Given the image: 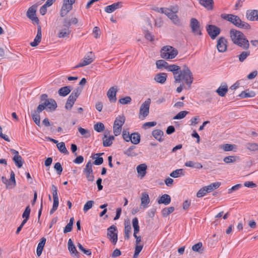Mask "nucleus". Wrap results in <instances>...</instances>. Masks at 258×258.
<instances>
[{
    "label": "nucleus",
    "instance_id": "obj_1",
    "mask_svg": "<svg viewBox=\"0 0 258 258\" xmlns=\"http://www.w3.org/2000/svg\"><path fill=\"white\" fill-rule=\"evenodd\" d=\"M163 68L173 73L174 79V83L184 82L187 86V89L191 88V85L194 81V77L192 72L186 65L183 66L182 69L176 64H169L164 60Z\"/></svg>",
    "mask_w": 258,
    "mask_h": 258
},
{
    "label": "nucleus",
    "instance_id": "obj_2",
    "mask_svg": "<svg viewBox=\"0 0 258 258\" xmlns=\"http://www.w3.org/2000/svg\"><path fill=\"white\" fill-rule=\"evenodd\" d=\"M230 36L234 44L245 50H247L249 47V41L241 31L231 29L230 31Z\"/></svg>",
    "mask_w": 258,
    "mask_h": 258
},
{
    "label": "nucleus",
    "instance_id": "obj_3",
    "mask_svg": "<svg viewBox=\"0 0 258 258\" xmlns=\"http://www.w3.org/2000/svg\"><path fill=\"white\" fill-rule=\"evenodd\" d=\"M40 101L42 102L39 104L36 110L33 112L39 114L44 109L48 110L50 111L55 110L57 107V103L53 99H48V95L46 94H42L40 97Z\"/></svg>",
    "mask_w": 258,
    "mask_h": 258
},
{
    "label": "nucleus",
    "instance_id": "obj_4",
    "mask_svg": "<svg viewBox=\"0 0 258 258\" xmlns=\"http://www.w3.org/2000/svg\"><path fill=\"white\" fill-rule=\"evenodd\" d=\"M221 17L230 22L239 28L250 29L251 28L250 25L248 23L242 21L238 16L233 14H222L221 15Z\"/></svg>",
    "mask_w": 258,
    "mask_h": 258
},
{
    "label": "nucleus",
    "instance_id": "obj_5",
    "mask_svg": "<svg viewBox=\"0 0 258 258\" xmlns=\"http://www.w3.org/2000/svg\"><path fill=\"white\" fill-rule=\"evenodd\" d=\"M160 52L161 57L166 59L174 58L178 54L177 50L169 45L164 46Z\"/></svg>",
    "mask_w": 258,
    "mask_h": 258
},
{
    "label": "nucleus",
    "instance_id": "obj_6",
    "mask_svg": "<svg viewBox=\"0 0 258 258\" xmlns=\"http://www.w3.org/2000/svg\"><path fill=\"white\" fill-rule=\"evenodd\" d=\"M81 91L82 88L79 87L73 91L71 95L68 97L65 105V108L67 109L71 110L72 109L75 102L81 94Z\"/></svg>",
    "mask_w": 258,
    "mask_h": 258
},
{
    "label": "nucleus",
    "instance_id": "obj_7",
    "mask_svg": "<svg viewBox=\"0 0 258 258\" xmlns=\"http://www.w3.org/2000/svg\"><path fill=\"white\" fill-rule=\"evenodd\" d=\"M76 0H63V4L60 11V16L61 17L66 16L73 9V5Z\"/></svg>",
    "mask_w": 258,
    "mask_h": 258
},
{
    "label": "nucleus",
    "instance_id": "obj_8",
    "mask_svg": "<svg viewBox=\"0 0 258 258\" xmlns=\"http://www.w3.org/2000/svg\"><path fill=\"white\" fill-rule=\"evenodd\" d=\"M150 104L151 99L148 98L141 105L139 111V118L142 120L144 119L149 115Z\"/></svg>",
    "mask_w": 258,
    "mask_h": 258
},
{
    "label": "nucleus",
    "instance_id": "obj_9",
    "mask_svg": "<svg viewBox=\"0 0 258 258\" xmlns=\"http://www.w3.org/2000/svg\"><path fill=\"white\" fill-rule=\"evenodd\" d=\"M94 58L95 57L92 51L88 52L84 57L83 61L74 67V69H77L90 64L93 61Z\"/></svg>",
    "mask_w": 258,
    "mask_h": 258
},
{
    "label": "nucleus",
    "instance_id": "obj_10",
    "mask_svg": "<svg viewBox=\"0 0 258 258\" xmlns=\"http://www.w3.org/2000/svg\"><path fill=\"white\" fill-rule=\"evenodd\" d=\"M117 229L116 227L112 225L107 229V236L109 240L113 244H116L117 239Z\"/></svg>",
    "mask_w": 258,
    "mask_h": 258
},
{
    "label": "nucleus",
    "instance_id": "obj_11",
    "mask_svg": "<svg viewBox=\"0 0 258 258\" xmlns=\"http://www.w3.org/2000/svg\"><path fill=\"white\" fill-rule=\"evenodd\" d=\"M190 27L191 32L195 35H201L202 29L199 21L196 18H191L190 20Z\"/></svg>",
    "mask_w": 258,
    "mask_h": 258
},
{
    "label": "nucleus",
    "instance_id": "obj_12",
    "mask_svg": "<svg viewBox=\"0 0 258 258\" xmlns=\"http://www.w3.org/2000/svg\"><path fill=\"white\" fill-rule=\"evenodd\" d=\"M208 34L213 40L215 39L221 33V29L214 25H208L206 27Z\"/></svg>",
    "mask_w": 258,
    "mask_h": 258
},
{
    "label": "nucleus",
    "instance_id": "obj_13",
    "mask_svg": "<svg viewBox=\"0 0 258 258\" xmlns=\"http://www.w3.org/2000/svg\"><path fill=\"white\" fill-rule=\"evenodd\" d=\"M83 172L86 173V177L89 181H93L94 176L92 174L93 169L92 165L91 160L89 161L86 165L85 168L84 169Z\"/></svg>",
    "mask_w": 258,
    "mask_h": 258
},
{
    "label": "nucleus",
    "instance_id": "obj_14",
    "mask_svg": "<svg viewBox=\"0 0 258 258\" xmlns=\"http://www.w3.org/2000/svg\"><path fill=\"white\" fill-rule=\"evenodd\" d=\"M217 48L219 52H224L227 49V41L225 37L221 36L217 40Z\"/></svg>",
    "mask_w": 258,
    "mask_h": 258
},
{
    "label": "nucleus",
    "instance_id": "obj_15",
    "mask_svg": "<svg viewBox=\"0 0 258 258\" xmlns=\"http://www.w3.org/2000/svg\"><path fill=\"white\" fill-rule=\"evenodd\" d=\"M117 86H113L111 87L107 92V96L110 102H115L117 100L116 93L117 92Z\"/></svg>",
    "mask_w": 258,
    "mask_h": 258
},
{
    "label": "nucleus",
    "instance_id": "obj_16",
    "mask_svg": "<svg viewBox=\"0 0 258 258\" xmlns=\"http://www.w3.org/2000/svg\"><path fill=\"white\" fill-rule=\"evenodd\" d=\"M122 7V2H117L105 8V11L107 13H111L114 11Z\"/></svg>",
    "mask_w": 258,
    "mask_h": 258
},
{
    "label": "nucleus",
    "instance_id": "obj_17",
    "mask_svg": "<svg viewBox=\"0 0 258 258\" xmlns=\"http://www.w3.org/2000/svg\"><path fill=\"white\" fill-rule=\"evenodd\" d=\"M68 249L72 255H74V256H76V258L79 257V254L78 251L76 249V246L74 245L73 241L70 238L68 241Z\"/></svg>",
    "mask_w": 258,
    "mask_h": 258
},
{
    "label": "nucleus",
    "instance_id": "obj_18",
    "mask_svg": "<svg viewBox=\"0 0 258 258\" xmlns=\"http://www.w3.org/2000/svg\"><path fill=\"white\" fill-rule=\"evenodd\" d=\"M167 78V75L165 73H159L154 77V80L160 84H163L165 83Z\"/></svg>",
    "mask_w": 258,
    "mask_h": 258
},
{
    "label": "nucleus",
    "instance_id": "obj_19",
    "mask_svg": "<svg viewBox=\"0 0 258 258\" xmlns=\"http://www.w3.org/2000/svg\"><path fill=\"white\" fill-rule=\"evenodd\" d=\"M199 3L208 10H212L214 7L213 0H198Z\"/></svg>",
    "mask_w": 258,
    "mask_h": 258
},
{
    "label": "nucleus",
    "instance_id": "obj_20",
    "mask_svg": "<svg viewBox=\"0 0 258 258\" xmlns=\"http://www.w3.org/2000/svg\"><path fill=\"white\" fill-rule=\"evenodd\" d=\"M71 30L68 28H65L63 27V28L61 29L57 34V37L59 38H68L71 32Z\"/></svg>",
    "mask_w": 258,
    "mask_h": 258
},
{
    "label": "nucleus",
    "instance_id": "obj_21",
    "mask_svg": "<svg viewBox=\"0 0 258 258\" xmlns=\"http://www.w3.org/2000/svg\"><path fill=\"white\" fill-rule=\"evenodd\" d=\"M46 239L45 237H42L40 239V242L37 245L36 249L37 256H39L42 254L44 246L46 242Z\"/></svg>",
    "mask_w": 258,
    "mask_h": 258
},
{
    "label": "nucleus",
    "instance_id": "obj_22",
    "mask_svg": "<svg viewBox=\"0 0 258 258\" xmlns=\"http://www.w3.org/2000/svg\"><path fill=\"white\" fill-rule=\"evenodd\" d=\"M147 166L145 164H141L137 167V171L139 176L144 177L147 173Z\"/></svg>",
    "mask_w": 258,
    "mask_h": 258
},
{
    "label": "nucleus",
    "instance_id": "obj_23",
    "mask_svg": "<svg viewBox=\"0 0 258 258\" xmlns=\"http://www.w3.org/2000/svg\"><path fill=\"white\" fill-rule=\"evenodd\" d=\"M141 200V206H143L144 208H146L150 202V199L148 194L146 192L142 193Z\"/></svg>",
    "mask_w": 258,
    "mask_h": 258
},
{
    "label": "nucleus",
    "instance_id": "obj_24",
    "mask_svg": "<svg viewBox=\"0 0 258 258\" xmlns=\"http://www.w3.org/2000/svg\"><path fill=\"white\" fill-rule=\"evenodd\" d=\"M78 21L76 18H73L71 19L66 18L63 21V26L65 28H68L70 29V26L72 24H77Z\"/></svg>",
    "mask_w": 258,
    "mask_h": 258
},
{
    "label": "nucleus",
    "instance_id": "obj_25",
    "mask_svg": "<svg viewBox=\"0 0 258 258\" xmlns=\"http://www.w3.org/2000/svg\"><path fill=\"white\" fill-rule=\"evenodd\" d=\"M171 202V197L167 194H164L162 195L159 199L158 200V203L159 204H163L165 205L169 204Z\"/></svg>",
    "mask_w": 258,
    "mask_h": 258
},
{
    "label": "nucleus",
    "instance_id": "obj_26",
    "mask_svg": "<svg viewBox=\"0 0 258 258\" xmlns=\"http://www.w3.org/2000/svg\"><path fill=\"white\" fill-rule=\"evenodd\" d=\"M158 12L165 14L169 19L172 17L175 14L171 10L168 8H161L160 9L157 8L156 10Z\"/></svg>",
    "mask_w": 258,
    "mask_h": 258
},
{
    "label": "nucleus",
    "instance_id": "obj_27",
    "mask_svg": "<svg viewBox=\"0 0 258 258\" xmlns=\"http://www.w3.org/2000/svg\"><path fill=\"white\" fill-rule=\"evenodd\" d=\"M72 88L71 86H64L60 88L58 91V93L61 96H66L68 95L71 91Z\"/></svg>",
    "mask_w": 258,
    "mask_h": 258
},
{
    "label": "nucleus",
    "instance_id": "obj_28",
    "mask_svg": "<svg viewBox=\"0 0 258 258\" xmlns=\"http://www.w3.org/2000/svg\"><path fill=\"white\" fill-rule=\"evenodd\" d=\"M163 135V132L160 130H155L152 132L153 136L160 142L163 141L162 138Z\"/></svg>",
    "mask_w": 258,
    "mask_h": 258
},
{
    "label": "nucleus",
    "instance_id": "obj_29",
    "mask_svg": "<svg viewBox=\"0 0 258 258\" xmlns=\"http://www.w3.org/2000/svg\"><path fill=\"white\" fill-rule=\"evenodd\" d=\"M218 94L221 96L224 97L228 92V87L226 84L223 86H220L216 91Z\"/></svg>",
    "mask_w": 258,
    "mask_h": 258
},
{
    "label": "nucleus",
    "instance_id": "obj_30",
    "mask_svg": "<svg viewBox=\"0 0 258 258\" xmlns=\"http://www.w3.org/2000/svg\"><path fill=\"white\" fill-rule=\"evenodd\" d=\"M256 13V10H247L246 12V17L250 21H254Z\"/></svg>",
    "mask_w": 258,
    "mask_h": 258
},
{
    "label": "nucleus",
    "instance_id": "obj_31",
    "mask_svg": "<svg viewBox=\"0 0 258 258\" xmlns=\"http://www.w3.org/2000/svg\"><path fill=\"white\" fill-rule=\"evenodd\" d=\"M184 165L186 167L195 168L196 169H201L203 168V165L201 163L194 162L192 161L186 162Z\"/></svg>",
    "mask_w": 258,
    "mask_h": 258
},
{
    "label": "nucleus",
    "instance_id": "obj_32",
    "mask_svg": "<svg viewBox=\"0 0 258 258\" xmlns=\"http://www.w3.org/2000/svg\"><path fill=\"white\" fill-rule=\"evenodd\" d=\"M132 231V227L130 223H124V239L128 240L130 237V234Z\"/></svg>",
    "mask_w": 258,
    "mask_h": 258
},
{
    "label": "nucleus",
    "instance_id": "obj_33",
    "mask_svg": "<svg viewBox=\"0 0 258 258\" xmlns=\"http://www.w3.org/2000/svg\"><path fill=\"white\" fill-rule=\"evenodd\" d=\"M125 117L123 115H119L117 116L114 122L113 125L122 127L125 122Z\"/></svg>",
    "mask_w": 258,
    "mask_h": 258
},
{
    "label": "nucleus",
    "instance_id": "obj_34",
    "mask_svg": "<svg viewBox=\"0 0 258 258\" xmlns=\"http://www.w3.org/2000/svg\"><path fill=\"white\" fill-rule=\"evenodd\" d=\"M36 6L33 5L28 9L26 15L29 19H32L33 17L36 16Z\"/></svg>",
    "mask_w": 258,
    "mask_h": 258
},
{
    "label": "nucleus",
    "instance_id": "obj_35",
    "mask_svg": "<svg viewBox=\"0 0 258 258\" xmlns=\"http://www.w3.org/2000/svg\"><path fill=\"white\" fill-rule=\"evenodd\" d=\"M131 140L130 141L134 144H138L140 142V135L137 133H134L131 134Z\"/></svg>",
    "mask_w": 258,
    "mask_h": 258
},
{
    "label": "nucleus",
    "instance_id": "obj_36",
    "mask_svg": "<svg viewBox=\"0 0 258 258\" xmlns=\"http://www.w3.org/2000/svg\"><path fill=\"white\" fill-rule=\"evenodd\" d=\"M185 172L183 169H178L173 171L170 174V176L173 178H177L181 175H184Z\"/></svg>",
    "mask_w": 258,
    "mask_h": 258
},
{
    "label": "nucleus",
    "instance_id": "obj_37",
    "mask_svg": "<svg viewBox=\"0 0 258 258\" xmlns=\"http://www.w3.org/2000/svg\"><path fill=\"white\" fill-rule=\"evenodd\" d=\"M13 160L16 166L18 168H21L23 164L22 157L19 155L18 156H14Z\"/></svg>",
    "mask_w": 258,
    "mask_h": 258
},
{
    "label": "nucleus",
    "instance_id": "obj_38",
    "mask_svg": "<svg viewBox=\"0 0 258 258\" xmlns=\"http://www.w3.org/2000/svg\"><path fill=\"white\" fill-rule=\"evenodd\" d=\"M56 146L58 149V150L62 153L64 154H69V152L66 147V145L64 142H60L57 143Z\"/></svg>",
    "mask_w": 258,
    "mask_h": 258
},
{
    "label": "nucleus",
    "instance_id": "obj_39",
    "mask_svg": "<svg viewBox=\"0 0 258 258\" xmlns=\"http://www.w3.org/2000/svg\"><path fill=\"white\" fill-rule=\"evenodd\" d=\"M174 211V208L173 207H170L168 208H164L162 210L161 213L162 215L164 217H166L170 214L172 213Z\"/></svg>",
    "mask_w": 258,
    "mask_h": 258
},
{
    "label": "nucleus",
    "instance_id": "obj_40",
    "mask_svg": "<svg viewBox=\"0 0 258 258\" xmlns=\"http://www.w3.org/2000/svg\"><path fill=\"white\" fill-rule=\"evenodd\" d=\"M202 243L201 242H199L192 246V249L194 251L202 253L203 252V249H202Z\"/></svg>",
    "mask_w": 258,
    "mask_h": 258
},
{
    "label": "nucleus",
    "instance_id": "obj_41",
    "mask_svg": "<svg viewBox=\"0 0 258 258\" xmlns=\"http://www.w3.org/2000/svg\"><path fill=\"white\" fill-rule=\"evenodd\" d=\"M250 51H242L239 55H238L239 60L240 62L244 61L246 58L250 55Z\"/></svg>",
    "mask_w": 258,
    "mask_h": 258
},
{
    "label": "nucleus",
    "instance_id": "obj_42",
    "mask_svg": "<svg viewBox=\"0 0 258 258\" xmlns=\"http://www.w3.org/2000/svg\"><path fill=\"white\" fill-rule=\"evenodd\" d=\"M238 159V157L237 156H229L225 157L224 158L223 161L226 163L228 164V163H233V162H235L236 161V160Z\"/></svg>",
    "mask_w": 258,
    "mask_h": 258
},
{
    "label": "nucleus",
    "instance_id": "obj_43",
    "mask_svg": "<svg viewBox=\"0 0 258 258\" xmlns=\"http://www.w3.org/2000/svg\"><path fill=\"white\" fill-rule=\"evenodd\" d=\"M78 131L81 135L86 138H88L91 136L90 132L88 130L80 127Z\"/></svg>",
    "mask_w": 258,
    "mask_h": 258
},
{
    "label": "nucleus",
    "instance_id": "obj_44",
    "mask_svg": "<svg viewBox=\"0 0 258 258\" xmlns=\"http://www.w3.org/2000/svg\"><path fill=\"white\" fill-rule=\"evenodd\" d=\"M32 117L34 122L38 126H40V117L39 114L33 112L32 113Z\"/></svg>",
    "mask_w": 258,
    "mask_h": 258
},
{
    "label": "nucleus",
    "instance_id": "obj_45",
    "mask_svg": "<svg viewBox=\"0 0 258 258\" xmlns=\"http://www.w3.org/2000/svg\"><path fill=\"white\" fill-rule=\"evenodd\" d=\"M246 148L252 151L258 150V144L254 143H249L246 145Z\"/></svg>",
    "mask_w": 258,
    "mask_h": 258
},
{
    "label": "nucleus",
    "instance_id": "obj_46",
    "mask_svg": "<svg viewBox=\"0 0 258 258\" xmlns=\"http://www.w3.org/2000/svg\"><path fill=\"white\" fill-rule=\"evenodd\" d=\"M94 130L98 133L102 132L105 128L104 125L102 122H97L94 126Z\"/></svg>",
    "mask_w": 258,
    "mask_h": 258
},
{
    "label": "nucleus",
    "instance_id": "obj_47",
    "mask_svg": "<svg viewBox=\"0 0 258 258\" xmlns=\"http://www.w3.org/2000/svg\"><path fill=\"white\" fill-rule=\"evenodd\" d=\"M255 96V93L253 92L250 93H247L246 91H242L239 95V96L241 98H245L248 97H253Z\"/></svg>",
    "mask_w": 258,
    "mask_h": 258
},
{
    "label": "nucleus",
    "instance_id": "obj_48",
    "mask_svg": "<svg viewBox=\"0 0 258 258\" xmlns=\"http://www.w3.org/2000/svg\"><path fill=\"white\" fill-rule=\"evenodd\" d=\"M188 112L187 111H181L178 113L175 116L173 117L174 119H181L183 118L187 114Z\"/></svg>",
    "mask_w": 258,
    "mask_h": 258
},
{
    "label": "nucleus",
    "instance_id": "obj_49",
    "mask_svg": "<svg viewBox=\"0 0 258 258\" xmlns=\"http://www.w3.org/2000/svg\"><path fill=\"white\" fill-rule=\"evenodd\" d=\"M2 182L6 184V188L7 189H11V188H14V187L13 186V184H12V183H10V180L9 179H8L5 176H2Z\"/></svg>",
    "mask_w": 258,
    "mask_h": 258
},
{
    "label": "nucleus",
    "instance_id": "obj_50",
    "mask_svg": "<svg viewBox=\"0 0 258 258\" xmlns=\"http://www.w3.org/2000/svg\"><path fill=\"white\" fill-rule=\"evenodd\" d=\"M112 144V142L110 139L107 138V135H104V138L103 139V145L104 147H109Z\"/></svg>",
    "mask_w": 258,
    "mask_h": 258
},
{
    "label": "nucleus",
    "instance_id": "obj_51",
    "mask_svg": "<svg viewBox=\"0 0 258 258\" xmlns=\"http://www.w3.org/2000/svg\"><path fill=\"white\" fill-rule=\"evenodd\" d=\"M30 212L31 209L30 208V206L28 205L26 207L25 210L22 214V218L29 219Z\"/></svg>",
    "mask_w": 258,
    "mask_h": 258
},
{
    "label": "nucleus",
    "instance_id": "obj_52",
    "mask_svg": "<svg viewBox=\"0 0 258 258\" xmlns=\"http://www.w3.org/2000/svg\"><path fill=\"white\" fill-rule=\"evenodd\" d=\"M118 101L119 103H120L121 104H127L131 102L132 98L130 96H126L124 98L120 99Z\"/></svg>",
    "mask_w": 258,
    "mask_h": 258
},
{
    "label": "nucleus",
    "instance_id": "obj_53",
    "mask_svg": "<svg viewBox=\"0 0 258 258\" xmlns=\"http://www.w3.org/2000/svg\"><path fill=\"white\" fill-rule=\"evenodd\" d=\"M94 203L93 201H88L85 204L83 208V211L85 213L87 212L89 209H90L92 206L93 204Z\"/></svg>",
    "mask_w": 258,
    "mask_h": 258
},
{
    "label": "nucleus",
    "instance_id": "obj_54",
    "mask_svg": "<svg viewBox=\"0 0 258 258\" xmlns=\"http://www.w3.org/2000/svg\"><path fill=\"white\" fill-rule=\"evenodd\" d=\"M78 248L80 250L83 252L85 254L87 255H90L92 253V252L90 249H86L81 244L78 243L77 244Z\"/></svg>",
    "mask_w": 258,
    "mask_h": 258
},
{
    "label": "nucleus",
    "instance_id": "obj_55",
    "mask_svg": "<svg viewBox=\"0 0 258 258\" xmlns=\"http://www.w3.org/2000/svg\"><path fill=\"white\" fill-rule=\"evenodd\" d=\"M92 156L93 159H95V161L93 162V164L96 165H100L102 164L103 162V158L102 157L99 156Z\"/></svg>",
    "mask_w": 258,
    "mask_h": 258
},
{
    "label": "nucleus",
    "instance_id": "obj_56",
    "mask_svg": "<svg viewBox=\"0 0 258 258\" xmlns=\"http://www.w3.org/2000/svg\"><path fill=\"white\" fill-rule=\"evenodd\" d=\"M207 192L205 186L201 188L197 192V197L198 198H202L204 197Z\"/></svg>",
    "mask_w": 258,
    "mask_h": 258
},
{
    "label": "nucleus",
    "instance_id": "obj_57",
    "mask_svg": "<svg viewBox=\"0 0 258 258\" xmlns=\"http://www.w3.org/2000/svg\"><path fill=\"white\" fill-rule=\"evenodd\" d=\"M234 147H235V145L226 144L223 145L222 149L225 151H230L233 150Z\"/></svg>",
    "mask_w": 258,
    "mask_h": 258
},
{
    "label": "nucleus",
    "instance_id": "obj_58",
    "mask_svg": "<svg viewBox=\"0 0 258 258\" xmlns=\"http://www.w3.org/2000/svg\"><path fill=\"white\" fill-rule=\"evenodd\" d=\"M54 168L56 170L58 175H60L62 171V167L59 162H57L54 164Z\"/></svg>",
    "mask_w": 258,
    "mask_h": 258
},
{
    "label": "nucleus",
    "instance_id": "obj_59",
    "mask_svg": "<svg viewBox=\"0 0 258 258\" xmlns=\"http://www.w3.org/2000/svg\"><path fill=\"white\" fill-rule=\"evenodd\" d=\"M122 138L126 142H130L131 140V135L129 132L126 131H123L122 132Z\"/></svg>",
    "mask_w": 258,
    "mask_h": 258
},
{
    "label": "nucleus",
    "instance_id": "obj_60",
    "mask_svg": "<svg viewBox=\"0 0 258 258\" xmlns=\"http://www.w3.org/2000/svg\"><path fill=\"white\" fill-rule=\"evenodd\" d=\"M9 180H10V182L12 183L13 186L15 187L16 185V182L15 177V173L13 171H11V172L10 178Z\"/></svg>",
    "mask_w": 258,
    "mask_h": 258
},
{
    "label": "nucleus",
    "instance_id": "obj_61",
    "mask_svg": "<svg viewBox=\"0 0 258 258\" xmlns=\"http://www.w3.org/2000/svg\"><path fill=\"white\" fill-rule=\"evenodd\" d=\"M41 40V38L37 37L36 36L35 38L34 39V41L30 43V45L32 47H35L37 46L39 43L40 42Z\"/></svg>",
    "mask_w": 258,
    "mask_h": 258
},
{
    "label": "nucleus",
    "instance_id": "obj_62",
    "mask_svg": "<svg viewBox=\"0 0 258 258\" xmlns=\"http://www.w3.org/2000/svg\"><path fill=\"white\" fill-rule=\"evenodd\" d=\"M122 127L113 125V133L115 136H117L120 134Z\"/></svg>",
    "mask_w": 258,
    "mask_h": 258
},
{
    "label": "nucleus",
    "instance_id": "obj_63",
    "mask_svg": "<svg viewBox=\"0 0 258 258\" xmlns=\"http://www.w3.org/2000/svg\"><path fill=\"white\" fill-rule=\"evenodd\" d=\"M156 124H157V122L156 121L147 122L143 125V128L146 129V127H150L154 126Z\"/></svg>",
    "mask_w": 258,
    "mask_h": 258
},
{
    "label": "nucleus",
    "instance_id": "obj_64",
    "mask_svg": "<svg viewBox=\"0 0 258 258\" xmlns=\"http://www.w3.org/2000/svg\"><path fill=\"white\" fill-rule=\"evenodd\" d=\"M124 154L127 155V156H136L137 155V154L133 152L132 150H130V149H127L125 151H124Z\"/></svg>",
    "mask_w": 258,
    "mask_h": 258
}]
</instances>
